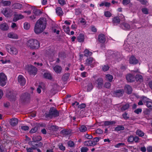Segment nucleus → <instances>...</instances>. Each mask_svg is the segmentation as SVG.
Returning a JSON list of instances; mask_svg holds the SVG:
<instances>
[{
  "label": "nucleus",
  "instance_id": "2eb2a0df",
  "mask_svg": "<svg viewBox=\"0 0 152 152\" xmlns=\"http://www.w3.org/2000/svg\"><path fill=\"white\" fill-rule=\"evenodd\" d=\"M114 94L116 96L118 97L122 96L124 93V91L123 89H119L115 91H114Z\"/></svg>",
  "mask_w": 152,
  "mask_h": 152
},
{
  "label": "nucleus",
  "instance_id": "a211bd4d",
  "mask_svg": "<svg viewBox=\"0 0 152 152\" xmlns=\"http://www.w3.org/2000/svg\"><path fill=\"white\" fill-rule=\"evenodd\" d=\"M129 63L132 64H136L138 62V61L134 56H132L129 60Z\"/></svg>",
  "mask_w": 152,
  "mask_h": 152
},
{
  "label": "nucleus",
  "instance_id": "9d476101",
  "mask_svg": "<svg viewBox=\"0 0 152 152\" xmlns=\"http://www.w3.org/2000/svg\"><path fill=\"white\" fill-rule=\"evenodd\" d=\"M97 83V88L99 89L102 88L103 84V80L101 78H98L96 80Z\"/></svg>",
  "mask_w": 152,
  "mask_h": 152
},
{
  "label": "nucleus",
  "instance_id": "f03ea898",
  "mask_svg": "<svg viewBox=\"0 0 152 152\" xmlns=\"http://www.w3.org/2000/svg\"><path fill=\"white\" fill-rule=\"evenodd\" d=\"M40 42L37 40L31 39L28 41L26 43L27 46L31 49H37L40 47Z\"/></svg>",
  "mask_w": 152,
  "mask_h": 152
},
{
  "label": "nucleus",
  "instance_id": "4468645a",
  "mask_svg": "<svg viewBox=\"0 0 152 152\" xmlns=\"http://www.w3.org/2000/svg\"><path fill=\"white\" fill-rule=\"evenodd\" d=\"M6 49L8 52L10 54L16 55L18 53V51L17 49L14 47L6 48Z\"/></svg>",
  "mask_w": 152,
  "mask_h": 152
},
{
  "label": "nucleus",
  "instance_id": "7c9ffc66",
  "mask_svg": "<svg viewBox=\"0 0 152 152\" xmlns=\"http://www.w3.org/2000/svg\"><path fill=\"white\" fill-rule=\"evenodd\" d=\"M83 143L85 146H94L92 142V141L91 140L85 141Z\"/></svg>",
  "mask_w": 152,
  "mask_h": 152
},
{
  "label": "nucleus",
  "instance_id": "2f4dec72",
  "mask_svg": "<svg viewBox=\"0 0 152 152\" xmlns=\"http://www.w3.org/2000/svg\"><path fill=\"white\" fill-rule=\"evenodd\" d=\"M104 125L105 126H107L110 125H112L113 124H115L116 123V122L114 121H104Z\"/></svg>",
  "mask_w": 152,
  "mask_h": 152
},
{
  "label": "nucleus",
  "instance_id": "bb28decb",
  "mask_svg": "<svg viewBox=\"0 0 152 152\" xmlns=\"http://www.w3.org/2000/svg\"><path fill=\"white\" fill-rule=\"evenodd\" d=\"M43 143L41 142H39L38 143L34 144V147H32V149L33 150H34L37 149V148H41L43 147Z\"/></svg>",
  "mask_w": 152,
  "mask_h": 152
},
{
  "label": "nucleus",
  "instance_id": "4be33fe9",
  "mask_svg": "<svg viewBox=\"0 0 152 152\" xmlns=\"http://www.w3.org/2000/svg\"><path fill=\"white\" fill-rule=\"evenodd\" d=\"M135 80L137 82L141 83L143 81L142 76L140 75L137 74L135 76Z\"/></svg>",
  "mask_w": 152,
  "mask_h": 152
},
{
  "label": "nucleus",
  "instance_id": "a18cd8bd",
  "mask_svg": "<svg viewBox=\"0 0 152 152\" xmlns=\"http://www.w3.org/2000/svg\"><path fill=\"white\" fill-rule=\"evenodd\" d=\"M141 98L142 101L144 103L147 104V103L149 102V99L145 96H143L141 97Z\"/></svg>",
  "mask_w": 152,
  "mask_h": 152
},
{
  "label": "nucleus",
  "instance_id": "c03bdc74",
  "mask_svg": "<svg viewBox=\"0 0 152 152\" xmlns=\"http://www.w3.org/2000/svg\"><path fill=\"white\" fill-rule=\"evenodd\" d=\"M137 135L140 137H142L144 135V133L142 131L140 130H138L136 132Z\"/></svg>",
  "mask_w": 152,
  "mask_h": 152
},
{
  "label": "nucleus",
  "instance_id": "9b49d317",
  "mask_svg": "<svg viewBox=\"0 0 152 152\" xmlns=\"http://www.w3.org/2000/svg\"><path fill=\"white\" fill-rule=\"evenodd\" d=\"M94 59L92 57H89L87 58L86 60V63H85L86 66H90L91 67H93L94 66L93 62L94 61Z\"/></svg>",
  "mask_w": 152,
  "mask_h": 152
},
{
  "label": "nucleus",
  "instance_id": "423d86ee",
  "mask_svg": "<svg viewBox=\"0 0 152 152\" xmlns=\"http://www.w3.org/2000/svg\"><path fill=\"white\" fill-rule=\"evenodd\" d=\"M7 78L6 76L3 72L0 73V85L1 86H5L6 84Z\"/></svg>",
  "mask_w": 152,
  "mask_h": 152
},
{
  "label": "nucleus",
  "instance_id": "338daca9",
  "mask_svg": "<svg viewBox=\"0 0 152 152\" xmlns=\"http://www.w3.org/2000/svg\"><path fill=\"white\" fill-rule=\"evenodd\" d=\"M85 137L86 138L89 140L93 138V136L89 134H87L85 135Z\"/></svg>",
  "mask_w": 152,
  "mask_h": 152
},
{
  "label": "nucleus",
  "instance_id": "680f3d73",
  "mask_svg": "<svg viewBox=\"0 0 152 152\" xmlns=\"http://www.w3.org/2000/svg\"><path fill=\"white\" fill-rule=\"evenodd\" d=\"M68 145L69 146L72 147L74 146V143L72 141H69L68 142Z\"/></svg>",
  "mask_w": 152,
  "mask_h": 152
},
{
  "label": "nucleus",
  "instance_id": "7ed1b4c3",
  "mask_svg": "<svg viewBox=\"0 0 152 152\" xmlns=\"http://www.w3.org/2000/svg\"><path fill=\"white\" fill-rule=\"evenodd\" d=\"M59 115L58 111L54 107H51L49 110V113H45L44 116L46 118H49L51 119L53 117H56Z\"/></svg>",
  "mask_w": 152,
  "mask_h": 152
},
{
  "label": "nucleus",
  "instance_id": "13d9d810",
  "mask_svg": "<svg viewBox=\"0 0 152 152\" xmlns=\"http://www.w3.org/2000/svg\"><path fill=\"white\" fill-rule=\"evenodd\" d=\"M134 137L133 135H130L127 141L129 142H132L134 140Z\"/></svg>",
  "mask_w": 152,
  "mask_h": 152
},
{
  "label": "nucleus",
  "instance_id": "0e129e2a",
  "mask_svg": "<svg viewBox=\"0 0 152 152\" xmlns=\"http://www.w3.org/2000/svg\"><path fill=\"white\" fill-rule=\"evenodd\" d=\"M58 56L60 57H65L66 54L64 52H61L59 53Z\"/></svg>",
  "mask_w": 152,
  "mask_h": 152
},
{
  "label": "nucleus",
  "instance_id": "ea45409f",
  "mask_svg": "<svg viewBox=\"0 0 152 152\" xmlns=\"http://www.w3.org/2000/svg\"><path fill=\"white\" fill-rule=\"evenodd\" d=\"M124 27H122L123 29L125 30H128L130 29V26L128 23H123L122 24Z\"/></svg>",
  "mask_w": 152,
  "mask_h": 152
},
{
  "label": "nucleus",
  "instance_id": "f3484780",
  "mask_svg": "<svg viewBox=\"0 0 152 152\" xmlns=\"http://www.w3.org/2000/svg\"><path fill=\"white\" fill-rule=\"evenodd\" d=\"M98 40L101 43H104L106 40L105 35L102 34H99L98 36Z\"/></svg>",
  "mask_w": 152,
  "mask_h": 152
},
{
  "label": "nucleus",
  "instance_id": "3c124183",
  "mask_svg": "<svg viewBox=\"0 0 152 152\" xmlns=\"http://www.w3.org/2000/svg\"><path fill=\"white\" fill-rule=\"evenodd\" d=\"M30 27V25L28 23L25 22L24 23V27L25 29L26 30L28 29Z\"/></svg>",
  "mask_w": 152,
  "mask_h": 152
},
{
  "label": "nucleus",
  "instance_id": "0eeeda50",
  "mask_svg": "<svg viewBox=\"0 0 152 152\" xmlns=\"http://www.w3.org/2000/svg\"><path fill=\"white\" fill-rule=\"evenodd\" d=\"M30 98V94L27 92H25L22 94L20 97L21 101L23 102L28 101Z\"/></svg>",
  "mask_w": 152,
  "mask_h": 152
},
{
  "label": "nucleus",
  "instance_id": "cd10ccee",
  "mask_svg": "<svg viewBox=\"0 0 152 152\" xmlns=\"http://www.w3.org/2000/svg\"><path fill=\"white\" fill-rule=\"evenodd\" d=\"M77 39L79 42H83L84 39V36L83 34H80L77 37Z\"/></svg>",
  "mask_w": 152,
  "mask_h": 152
},
{
  "label": "nucleus",
  "instance_id": "79ce46f5",
  "mask_svg": "<svg viewBox=\"0 0 152 152\" xmlns=\"http://www.w3.org/2000/svg\"><path fill=\"white\" fill-rule=\"evenodd\" d=\"M120 20L118 17H114L113 20L112 22L113 23H119L120 22Z\"/></svg>",
  "mask_w": 152,
  "mask_h": 152
},
{
  "label": "nucleus",
  "instance_id": "09e8293b",
  "mask_svg": "<svg viewBox=\"0 0 152 152\" xmlns=\"http://www.w3.org/2000/svg\"><path fill=\"white\" fill-rule=\"evenodd\" d=\"M110 67L107 64L104 65L102 67V69L103 71L106 72L109 69Z\"/></svg>",
  "mask_w": 152,
  "mask_h": 152
},
{
  "label": "nucleus",
  "instance_id": "b1692460",
  "mask_svg": "<svg viewBox=\"0 0 152 152\" xmlns=\"http://www.w3.org/2000/svg\"><path fill=\"white\" fill-rule=\"evenodd\" d=\"M18 122V120L16 118H12L10 121V124L12 126H15L16 125Z\"/></svg>",
  "mask_w": 152,
  "mask_h": 152
},
{
  "label": "nucleus",
  "instance_id": "6e6d98bb",
  "mask_svg": "<svg viewBox=\"0 0 152 152\" xmlns=\"http://www.w3.org/2000/svg\"><path fill=\"white\" fill-rule=\"evenodd\" d=\"M88 149L87 147H82L81 148L80 151L81 152H87Z\"/></svg>",
  "mask_w": 152,
  "mask_h": 152
},
{
  "label": "nucleus",
  "instance_id": "473e14b6",
  "mask_svg": "<svg viewBox=\"0 0 152 152\" xmlns=\"http://www.w3.org/2000/svg\"><path fill=\"white\" fill-rule=\"evenodd\" d=\"M44 78L49 80L52 79V76L51 74L49 73H45L44 74Z\"/></svg>",
  "mask_w": 152,
  "mask_h": 152
},
{
  "label": "nucleus",
  "instance_id": "f8f14e48",
  "mask_svg": "<svg viewBox=\"0 0 152 152\" xmlns=\"http://www.w3.org/2000/svg\"><path fill=\"white\" fill-rule=\"evenodd\" d=\"M18 81L21 86H24L26 82V80L22 75H19L18 77Z\"/></svg>",
  "mask_w": 152,
  "mask_h": 152
},
{
  "label": "nucleus",
  "instance_id": "6e6552de",
  "mask_svg": "<svg viewBox=\"0 0 152 152\" xmlns=\"http://www.w3.org/2000/svg\"><path fill=\"white\" fill-rule=\"evenodd\" d=\"M126 79L129 82H133L135 81V76L131 74H127L126 76Z\"/></svg>",
  "mask_w": 152,
  "mask_h": 152
},
{
  "label": "nucleus",
  "instance_id": "864d4df0",
  "mask_svg": "<svg viewBox=\"0 0 152 152\" xmlns=\"http://www.w3.org/2000/svg\"><path fill=\"white\" fill-rule=\"evenodd\" d=\"M143 113L144 115H149L150 114V110L148 109H146L144 110Z\"/></svg>",
  "mask_w": 152,
  "mask_h": 152
},
{
  "label": "nucleus",
  "instance_id": "4c0bfd02",
  "mask_svg": "<svg viewBox=\"0 0 152 152\" xmlns=\"http://www.w3.org/2000/svg\"><path fill=\"white\" fill-rule=\"evenodd\" d=\"M1 3L4 6H9L11 4V2L10 1H1Z\"/></svg>",
  "mask_w": 152,
  "mask_h": 152
},
{
  "label": "nucleus",
  "instance_id": "052dcab7",
  "mask_svg": "<svg viewBox=\"0 0 152 152\" xmlns=\"http://www.w3.org/2000/svg\"><path fill=\"white\" fill-rule=\"evenodd\" d=\"M127 113L126 112L122 114L123 118L126 120H127L129 118V117L127 116Z\"/></svg>",
  "mask_w": 152,
  "mask_h": 152
},
{
  "label": "nucleus",
  "instance_id": "f257e3e1",
  "mask_svg": "<svg viewBox=\"0 0 152 152\" xmlns=\"http://www.w3.org/2000/svg\"><path fill=\"white\" fill-rule=\"evenodd\" d=\"M47 25V20L45 18H40L36 22L34 28V31L36 34L42 32L45 29Z\"/></svg>",
  "mask_w": 152,
  "mask_h": 152
},
{
  "label": "nucleus",
  "instance_id": "a19ab883",
  "mask_svg": "<svg viewBox=\"0 0 152 152\" xmlns=\"http://www.w3.org/2000/svg\"><path fill=\"white\" fill-rule=\"evenodd\" d=\"M100 139V137H95L93 138L92 142H93L94 146L96 145L97 144V142L99 141Z\"/></svg>",
  "mask_w": 152,
  "mask_h": 152
},
{
  "label": "nucleus",
  "instance_id": "5701e85b",
  "mask_svg": "<svg viewBox=\"0 0 152 152\" xmlns=\"http://www.w3.org/2000/svg\"><path fill=\"white\" fill-rule=\"evenodd\" d=\"M125 88L126 94H129L132 93V88L129 85H126Z\"/></svg>",
  "mask_w": 152,
  "mask_h": 152
},
{
  "label": "nucleus",
  "instance_id": "1a4fd4ad",
  "mask_svg": "<svg viewBox=\"0 0 152 152\" xmlns=\"http://www.w3.org/2000/svg\"><path fill=\"white\" fill-rule=\"evenodd\" d=\"M11 10L9 8H6L4 9L1 11V12L5 17H8L10 15Z\"/></svg>",
  "mask_w": 152,
  "mask_h": 152
},
{
  "label": "nucleus",
  "instance_id": "412c9836",
  "mask_svg": "<svg viewBox=\"0 0 152 152\" xmlns=\"http://www.w3.org/2000/svg\"><path fill=\"white\" fill-rule=\"evenodd\" d=\"M24 18L23 15L21 14H16L15 15V17L13 19V21L14 22H16L18 20L22 19Z\"/></svg>",
  "mask_w": 152,
  "mask_h": 152
},
{
  "label": "nucleus",
  "instance_id": "20e7f679",
  "mask_svg": "<svg viewBox=\"0 0 152 152\" xmlns=\"http://www.w3.org/2000/svg\"><path fill=\"white\" fill-rule=\"evenodd\" d=\"M16 91H8L6 94V97L11 101H15L16 99Z\"/></svg>",
  "mask_w": 152,
  "mask_h": 152
},
{
  "label": "nucleus",
  "instance_id": "f704fd0d",
  "mask_svg": "<svg viewBox=\"0 0 152 152\" xmlns=\"http://www.w3.org/2000/svg\"><path fill=\"white\" fill-rule=\"evenodd\" d=\"M84 55L86 57L90 56H91L92 54V53L88 49L85 50L84 51Z\"/></svg>",
  "mask_w": 152,
  "mask_h": 152
},
{
  "label": "nucleus",
  "instance_id": "6ab92c4d",
  "mask_svg": "<svg viewBox=\"0 0 152 152\" xmlns=\"http://www.w3.org/2000/svg\"><path fill=\"white\" fill-rule=\"evenodd\" d=\"M40 126L39 124H37L35 125V126L32 128L30 131H29L30 133H34L36 132L37 131L39 130Z\"/></svg>",
  "mask_w": 152,
  "mask_h": 152
},
{
  "label": "nucleus",
  "instance_id": "bf43d9fd",
  "mask_svg": "<svg viewBox=\"0 0 152 152\" xmlns=\"http://www.w3.org/2000/svg\"><path fill=\"white\" fill-rule=\"evenodd\" d=\"M81 12V11L80 9H76L75 10V14L76 15H80Z\"/></svg>",
  "mask_w": 152,
  "mask_h": 152
},
{
  "label": "nucleus",
  "instance_id": "e2e57ef3",
  "mask_svg": "<svg viewBox=\"0 0 152 152\" xmlns=\"http://www.w3.org/2000/svg\"><path fill=\"white\" fill-rule=\"evenodd\" d=\"M146 105L149 109H152V102L149 101L146 104Z\"/></svg>",
  "mask_w": 152,
  "mask_h": 152
},
{
  "label": "nucleus",
  "instance_id": "58836bf2",
  "mask_svg": "<svg viewBox=\"0 0 152 152\" xmlns=\"http://www.w3.org/2000/svg\"><path fill=\"white\" fill-rule=\"evenodd\" d=\"M124 129V127L123 125H118L115 129V130L117 131L123 130Z\"/></svg>",
  "mask_w": 152,
  "mask_h": 152
},
{
  "label": "nucleus",
  "instance_id": "a878e982",
  "mask_svg": "<svg viewBox=\"0 0 152 152\" xmlns=\"http://www.w3.org/2000/svg\"><path fill=\"white\" fill-rule=\"evenodd\" d=\"M8 37L10 38L17 39L18 38V36L16 34L13 33H10L8 34Z\"/></svg>",
  "mask_w": 152,
  "mask_h": 152
},
{
  "label": "nucleus",
  "instance_id": "c85d7f7f",
  "mask_svg": "<svg viewBox=\"0 0 152 152\" xmlns=\"http://www.w3.org/2000/svg\"><path fill=\"white\" fill-rule=\"evenodd\" d=\"M56 12L57 14L59 16H61L63 15V11L60 7H58L56 8Z\"/></svg>",
  "mask_w": 152,
  "mask_h": 152
},
{
  "label": "nucleus",
  "instance_id": "72a5a7b5",
  "mask_svg": "<svg viewBox=\"0 0 152 152\" xmlns=\"http://www.w3.org/2000/svg\"><path fill=\"white\" fill-rule=\"evenodd\" d=\"M70 76V74L69 73L65 74L62 76V79L63 81H65L68 79Z\"/></svg>",
  "mask_w": 152,
  "mask_h": 152
},
{
  "label": "nucleus",
  "instance_id": "393cba45",
  "mask_svg": "<svg viewBox=\"0 0 152 152\" xmlns=\"http://www.w3.org/2000/svg\"><path fill=\"white\" fill-rule=\"evenodd\" d=\"M32 140L34 142H38L42 140V137L40 136H33Z\"/></svg>",
  "mask_w": 152,
  "mask_h": 152
},
{
  "label": "nucleus",
  "instance_id": "774afa93",
  "mask_svg": "<svg viewBox=\"0 0 152 152\" xmlns=\"http://www.w3.org/2000/svg\"><path fill=\"white\" fill-rule=\"evenodd\" d=\"M139 1L142 5H146L148 3V1L145 0H137Z\"/></svg>",
  "mask_w": 152,
  "mask_h": 152
},
{
  "label": "nucleus",
  "instance_id": "de8ad7c7",
  "mask_svg": "<svg viewBox=\"0 0 152 152\" xmlns=\"http://www.w3.org/2000/svg\"><path fill=\"white\" fill-rule=\"evenodd\" d=\"M106 77L110 82H112L113 79V76L112 75L110 74H107L106 75Z\"/></svg>",
  "mask_w": 152,
  "mask_h": 152
},
{
  "label": "nucleus",
  "instance_id": "c9c22d12",
  "mask_svg": "<svg viewBox=\"0 0 152 152\" xmlns=\"http://www.w3.org/2000/svg\"><path fill=\"white\" fill-rule=\"evenodd\" d=\"M87 91L89 92L91 91L93 88V86L92 85V83L91 82L88 83V85L87 86Z\"/></svg>",
  "mask_w": 152,
  "mask_h": 152
},
{
  "label": "nucleus",
  "instance_id": "49530a36",
  "mask_svg": "<svg viewBox=\"0 0 152 152\" xmlns=\"http://www.w3.org/2000/svg\"><path fill=\"white\" fill-rule=\"evenodd\" d=\"M14 5L15 8L16 9H20L22 7V5L19 3H15Z\"/></svg>",
  "mask_w": 152,
  "mask_h": 152
},
{
  "label": "nucleus",
  "instance_id": "e433bc0d",
  "mask_svg": "<svg viewBox=\"0 0 152 152\" xmlns=\"http://www.w3.org/2000/svg\"><path fill=\"white\" fill-rule=\"evenodd\" d=\"M59 129V127L56 125H52L50 127V130L53 132H56Z\"/></svg>",
  "mask_w": 152,
  "mask_h": 152
},
{
  "label": "nucleus",
  "instance_id": "aec40b11",
  "mask_svg": "<svg viewBox=\"0 0 152 152\" xmlns=\"http://www.w3.org/2000/svg\"><path fill=\"white\" fill-rule=\"evenodd\" d=\"M53 70L57 73H60L62 70V67L59 65H56L53 68Z\"/></svg>",
  "mask_w": 152,
  "mask_h": 152
},
{
  "label": "nucleus",
  "instance_id": "ddd939ff",
  "mask_svg": "<svg viewBox=\"0 0 152 152\" xmlns=\"http://www.w3.org/2000/svg\"><path fill=\"white\" fill-rule=\"evenodd\" d=\"M9 26L6 23H3L0 24V29L3 31H6L8 30Z\"/></svg>",
  "mask_w": 152,
  "mask_h": 152
},
{
  "label": "nucleus",
  "instance_id": "c756f323",
  "mask_svg": "<svg viewBox=\"0 0 152 152\" xmlns=\"http://www.w3.org/2000/svg\"><path fill=\"white\" fill-rule=\"evenodd\" d=\"M129 107V103H126V104L123 105L121 108V110L122 112H123L125 110H127Z\"/></svg>",
  "mask_w": 152,
  "mask_h": 152
},
{
  "label": "nucleus",
  "instance_id": "37998d69",
  "mask_svg": "<svg viewBox=\"0 0 152 152\" xmlns=\"http://www.w3.org/2000/svg\"><path fill=\"white\" fill-rule=\"evenodd\" d=\"M79 130L81 132H85L87 130L86 127L84 125H82L79 127Z\"/></svg>",
  "mask_w": 152,
  "mask_h": 152
},
{
  "label": "nucleus",
  "instance_id": "4d7b16f0",
  "mask_svg": "<svg viewBox=\"0 0 152 152\" xmlns=\"http://www.w3.org/2000/svg\"><path fill=\"white\" fill-rule=\"evenodd\" d=\"M110 12L108 11H107L104 12V15L107 17H110L111 16Z\"/></svg>",
  "mask_w": 152,
  "mask_h": 152
},
{
  "label": "nucleus",
  "instance_id": "603ef678",
  "mask_svg": "<svg viewBox=\"0 0 152 152\" xmlns=\"http://www.w3.org/2000/svg\"><path fill=\"white\" fill-rule=\"evenodd\" d=\"M141 10L142 13L144 14H148V10L147 8H143Z\"/></svg>",
  "mask_w": 152,
  "mask_h": 152
},
{
  "label": "nucleus",
  "instance_id": "dca6fc26",
  "mask_svg": "<svg viewBox=\"0 0 152 152\" xmlns=\"http://www.w3.org/2000/svg\"><path fill=\"white\" fill-rule=\"evenodd\" d=\"M31 8L33 10V13L36 15H40L42 13L40 10L37 9L35 7L31 6Z\"/></svg>",
  "mask_w": 152,
  "mask_h": 152
},
{
  "label": "nucleus",
  "instance_id": "39448f33",
  "mask_svg": "<svg viewBox=\"0 0 152 152\" xmlns=\"http://www.w3.org/2000/svg\"><path fill=\"white\" fill-rule=\"evenodd\" d=\"M26 69L30 74L35 75L36 74L37 69L31 65H28L26 67Z\"/></svg>",
  "mask_w": 152,
  "mask_h": 152
},
{
  "label": "nucleus",
  "instance_id": "5fc2aeb1",
  "mask_svg": "<svg viewBox=\"0 0 152 152\" xmlns=\"http://www.w3.org/2000/svg\"><path fill=\"white\" fill-rule=\"evenodd\" d=\"M111 84L109 82L105 83L104 85V87L106 88L109 89L111 86Z\"/></svg>",
  "mask_w": 152,
  "mask_h": 152
},
{
  "label": "nucleus",
  "instance_id": "69168bd1",
  "mask_svg": "<svg viewBox=\"0 0 152 152\" xmlns=\"http://www.w3.org/2000/svg\"><path fill=\"white\" fill-rule=\"evenodd\" d=\"M29 129V127L27 126H23L21 127V129L24 131L28 130Z\"/></svg>",
  "mask_w": 152,
  "mask_h": 152
},
{
  "label": "nucleus",
  "instance_id": "8fccbe9b",
  "mask_svg": "<svg viewBox=\"0 0 152 152\" xmlns=\"http://www.w3.org/2000/svg\"><path fill=\"white\" fill-rule=\"evenodd\" d=\"M60 133L61 134H65L66 135H68L69 134V131L66 129H63L61 131Z\"/></svg>",
  "mask_w": 152,
  "mask_h": 152
}]
</instances>
